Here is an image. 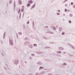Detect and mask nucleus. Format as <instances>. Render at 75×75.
Listing matches in <instances>:
<instances>
[{"label": "nucleus", "instance_id": "nucleus-1", "mask_svg": "<svg viewBox=\"0 0 75 75\" xmlns=\"http://www.w3.org/2000/svg\"><path fill=\"white\" fill-rule=\"evenodd\" d=\"M9 41L10 45H13V41L10 39H9Z\"/></svg>", "mask_w": 75, "mask_h": 75}, {"label": "nucleus", "instance_id": "nucleus-2", "mask_svg": "<svg viewBox=\"0 0 75 75\" xmlns=\"http://www.w3.org/2000/svg\"><path fill=\"white\" fill-rule=\"evenodd\" d=\"M13 62L15 65H18V62H19V60H15L13 61Z\"/></svg>", "mask_w": 75, "mask_h": 75}, {"label": "nucleus", "instance_id": "nucleus-3", "mask_svg": "<svg viewBox=\"0 0 75 75\" xmlns=\"http://www.w3.org/2000/svg\"><path fill=\"white\" fill-rule=\"evenodd\" d=\"M1 53L2 56H4V55H5V54L4 51H2Z\"/></svg>", "mask_w": 75, "mask_h": 75}, {"label": "nucleus", "instance_id": "nucleus-4", "mask_svg": "<svg viewBox=\"0 0 75 75\" xmlns=\"http://www.w3.org/2000/svg\"><path fill=\"white\" fill-rule=\"evenodd\" d=\"M59 50H61V51H62V50H64V48H63V47H59Z\"/></svg>", "mask_w": 75, "mask_h": 75}, {"label": "nucleus", "instance_id": "nucleus-5", "mask_svg": "<svg viewBox=\"0 0 75 75\" xmlns=\"http://www.w3.org/2000/svg\"><path fill=\"white\" fill-rule=\"evenodd\" d=\"M37 64L38 65H42V62L40 61Z\"/></svg>", "mask_w": 75, "mask_h": 75}, {"label": "nucleus", "instance_id": "nucleus-6", "mask_svg": "<svg viewBox=\"0 0 75 75\" xmlns=\"http://www.w3.org/2000/svg\"><path fill=\"white\" fill-rule=\"evenodd\" d=\"M44 67H42L41 66L40 67H39V71H40V69H44Z\"/></svg>", "mask_w": 75, "mask_h": 75}, {"label": "nucleus", "instance_id": "nucleus-7", "mask_svg": "<svg viewBox=\"0 0 75 75\" xmlns=\"http://www.w3.org/2000/svg\"><path fill=\"white\" fill-rule=\"evenodd\" d=\"M69 45H70V47H71V48L73 49L74 50V49H75V47H74V46H72V45H71V44H69Z\"/></svg>", "mask_w": 75, "mask_h": 75}, {"label": "nucleus", "instance_id": "nucleus-8", "mask_svg": "<svg viewBox=\"0 0 75 75\" xmlns=\"http://www.w3.org/2000/svg\"><path fill=\"white\" fill-rule=\"evenodd\" d=\"M30 6H31V4L29 3H28L27 4V7H30Z\"/></svg>", "mask_w": 75, "mask_h": 75}, {"label": "nucleus", "instance_id": "nucleus-9", "mask_svg": "<svg viewBox=\"0 0 75 75\" xmlns=\"http://www.w3.org/2000/svg\"><path fill=\"white\" fill-rule=\"evenodd\" d=\"M45 73V71H42L41 74L42 75H43V74H44Z\"/></svg>", "mask_w": 75, "mask_h": 75}, {"label": "nucleus", "instance_id": "nucleus-10", "mask_svg": "<svg viewBox=\"0 0 75 75\" xmlns=\"http://www.w3.org/2000/svg\"><path fill=\"white\" fill-rule=\"evenodd\" d=\"M59 31L61 32L62 31V28L61 27H59Z\"/></svg>", "mask_w": 75, "mask_h": 75}, {"label": "nucleus", "instance_id": "nucleus-11", "mask_svg": "<svg viewBox=\"0 0 75 75\" xmlns=\"http://www.w3.org/2000/svg\"><path fill=\"white\" fill-rule=\"evenodd\" d=\"M35 7V3H34V4L33 5L32 7V8H34Z\"/></svg>", "mask_w": 75, "mask_h": 75}, {"label": "nucleus", "instance_id": "nucleus-12", "mask_svg": "<svg viewBox=\"0 0 75 75\" xmlns=\"http://www.w3.org/2000/svg\"><path fill=\"white\" fill-rule=\"evenodd\" d=\"M69 16L70 17H73V14L72 13H70L69 15Z\"/></svg>", "mask_w": 75, "mask_h": 75}, {"label": "nucleus", "instance_id": "nucleus-13", "mask_svg": "<svg viewBox=\"0 0 75 75\" xmlns=\"http://www.w3.org/2000/svg\"><path fill=\"white\" fill-rule=\"evenodd\" d=\"M6 33H4L3 36V38L4 39L5 38V36L6 35V34H5Z\"/></svg>", "mask_w": 75, "mask_h": 75}, {"label": "nucleus", "instance_id": "nucleus-14", "mask_svg": "<svg viewBox=\"0 0 75 75\" xmlns=\"http://www.w3.org/2000/svg\"><path fill=\"white\" fill-rule=\"evenodd\" d=\"M29 47H30V48H33V45H29Z\"/></svg>", "mask_w": 75, "mask_h": 75}, {"label": "nucleus", "instance_id": "nucleus-15", "mask_svg": "<svg viewBox=\"0 0 75 75\" xmlns=\"http://www.w3.org/2000/svg\"><path fill=\"white\" fill-rule=\"evenodd\" d=\"M13 4H14V9H15V7H16V2H15V1H14Z\"/></svg>", "mask_w": 75, "mask_h": 75}, {"label": "nucleus", "instance_id": "nucleus-16", "mask_svg": "<svg viewBox=\"0 0 75 75\" xmlns=\"http://www.w3.org/2000/svg\"><path fill=\"white\" fill-rule=\"evenodd\" d=\"M57 54H61V51H57Z\"/></svg>", "mask_w": 75, "mask_h": 75}, {"label": "nucleus", "instance_id": "nucleus-17", "mask_svg": "<svg viewBox=\"0 0 75 75\" xmlns=\"http://www.w3.org/2000/svg\"><path fill=\"white\" fill-rule=\"evenodd\" d=\"M12 3V0H10L9 1V4H11Z\"/></svg>", "mask_w": 75, "mask_h": 75}, {"label": "nucleus", "instance_id": "nucleus-18", "mask_svg": "<svg viewBox=\"0 0 75 75\" xmlns=\"http://www.w3.org/2000/svg\"><path fill=\"white\" fill-rule=\"evenodd\" d=\"M48 33H50V34H54V33L53 32H52L50 31H49L48 32Z\"/></svg>", "mask_w": 75, "mask_h": 75}, {"label": "nucleus", "instance_id": "nucleus-19", "mask_svg": "<svg viewBox=\"0 0 75 75\" xmlns=\"http://www.w3.org/2000/svg\"><path fill=\"white\" fill-rule=\"evenodd\" d=\"M18 1L19 2V4H21V3H22L21 2V0H19Z\"/></svg>", "mask_w": 75, "mask_h": 75}, {"label": "nucleus", "instance_id": "nucleus-20", "mask_svg": "<svg viewBox=\"0 0 75 75\" xmlns=\"http://www.w3.org/2000/svg\"><path fill=\"white\" fill-rule=\"evenodd\" d=\"M33 3V1L31 0L29 1V3H30V4H31V3Z\"/></svg>", "mask_w": 75, "mask_h": 75}, {"label": "nucleus", "instance_id": "nucleus-21", "mask_svg": "<svg viewBox=\"0 0 75 75\" xmlns=\"http://www.w3.org/2000/svg\"><path fill=\"white\" fill-rule=\"evenodd\" d=\"M49 44H54V42H49Z\"/></svg>", "mask_w": 75, "mask_h": 75}, {"label": "nucleus", "instance_id": "nucleus-22", "mask_svg": "<svg viewBox=\"0 0 75 75\" xmlns=\"http://www.w3.org/2000/svg\"><path fill=\"white\" fill-rule=\"evenodd\" d=\"M24 8H22L21 9V11L22 12H23V11H24Z\"/></svg>", "mask_w": 75, "mask_h": 75}, {"label": "nucleus", "instance_id": "nucleus-23", "mask_svg": "<svg viewBox=\"0 0 75 75\" xmlns=\"http://www.w3.org/2000/svg\"><path fill=\"white\" fill-rule=\"evenodd\" d=\"M36 75H40V74L39 73H36L35 74Z\"/></svg>", "mask_w": 75, "mask_h": 75}, {"label": "nucleus", "instance_id": "nucleus-24", "mask_svg": "<svg viewBox=\"0 0 75 75\" xmlns=\"http://www.w3.org/2000/svg\"><path fill=\"white\" fill-rule=\"evenodd\" d=\"M33 28L34 27V21L33 22Z\"/></svg>", "mask_w": 75, "mask_h": 75}, {"label": "nucleus", "instance_id": "nucleus-25", "mask_svg": "<svg viewBox=\"0 0 75 75\" xmlns=\"http://www.w3.org/2000/svg\"><path fill=\"white\" fill-rule=\"evenodd\" d=\"M62 65H64L65 66L67 65V64L65 63H64Z\"/></svg>", "mask_w": 75, "mask_h": 75}, {"label": "nucleus", "instance_id": "nucleus-26", "mask_svg": "<svg viewBox=\"0 0 75 75\" xmlns=\"http://www.w3.org/2000/svg\"><path fill=\"white\" fill-rule=\"evenodd\" d=\"M37 54H41V52H37Z\"/></svg>", "mask_w": 75, "mask_h": 75}, {"label": "nucleus", "instance_id": "nucleus-27", "mask_svg": "<svg viewBox=\"0 0 75 75\" xmlns=\"http://www.w3.org/2000/svg\"><path fill=\"white\" fill-rule=\"evenodd\" d=\"M28 38L27 37H25V38H24V40H27Z\"/></svg>", "mask_w": 75, "mask_h": 75}, {"label": "nucleus", "instance_id": "nucleus-28", "mask_svg": "<svg viewBox=\"0 0 75 75\" xmlns=\"http://www.w3.org/2000/svg\"><path fill=\"white\" fill-rule=\"evenodd\" d=\"M0 43L1 44H2L3 43V41H2V40H1Z\"/></svg>", "mask_w": 75, "mask_h": 75}, {"label": "nucleus", "instance_id": "nucleus-29", "mask_svg": "<svg viewBox=\"0 0 75 75\" xmlns=\"http://www.w3.org/2000/svg\"><path fill=\"white\" fill-rule=\"evenodd\" d=\"M55 56H57V54H55V53H54V54H53Z\"/></svg>", "mask_w": 75, "mask_h": 75}, {"label": "nucleus", "instance_id": "nucleus-30", "mask_svg": "<svg viewBox=\"0 0 75 75\" xmlns=\"http://www.w3.org/2000/svg\"><path fill=\"white\" fill-rule=\"evenodd\" d=\"M33 46H34V47H36L37 46V44H34Z\"/></svg>", "mask_w": 75, "mask_h": 75}, {"label": "nucleus", "instance_id": "nucleus-31", "mask_svg": "<svg viewBox=\"0 0 75 75\" xmlns=\"http://www.w3.org/2000/svg\"><path fill=\"white\" fill-rule=\"evenodd\" d=\"M53 29L55 30H56V28H55V27H53Z\"/></svg>", "mask_w": 75, "mask_h": 75}, {"label": "nucleus", "instance_id": "nucleus-32", "mask_svg": "<svg viewBox=\"0 0 75 75\" xmlns=\"http://www.w3.org/2000/svg\"><path fill=\"white\" fill-rule=\"evenodd\" d=\"M62 35H65V33L64 32H62Z\"/></svg>", "mask_w": 75, "mask_h": 75}, {"label": "nucleus", "instance_id": "nucleus-33", "mask_svg": "<svg viewBox=\"0 0 75 75\" xmlns=\"http://www.w3.org/2000/svg\"><path fill=\"white\" fill-rule=\"evenodd\" d=\"M45 48H51V47H45Z\"/></svg>", "mask_w": 75, "mask_h": 75}, {"label": "nucleus", "instance_id": "nucleus-34", "mask_svg": "<svg viewBox=\"0 0 75 75\" xmlns=\"http://www.w3.org/2000/svg\"><path fill=\"white\" fill-rule=\"evenodd\" d=\"M69 24H71V20H69Z\"/></svg>", "mask_w": 75, "mask_h": 75}, {"label": "nucleus", "instance_id": "nucleus-35", "mask_svg": "<svg viewBox=\"0 0 75 75\" xmlns=\"http://www.w3.org/2000/svg\"><path fill=\"white\" fill-rule=\"evenodd\" d=\"M71 6H72V5H73L74 4V2H71Z\"/></svg>", "mask_w": 75, "mask_h": 75}, {"label": "nucleus", "instance_id": "nucleus-36", "mask_svg": "<svg viewBox=\"0 0 75 75\" xmlns=\"http://www.w3.org/2000/svg\"><path fill=\"white\" fill-rule=\"evenodd\" d=\"M31 55L33 57H34V56H35V54H32Z\"/></svg>", "mask_w": 75, "mask_h": 75}, {"label": "nucleus", "instance_id": "nucleus-37", "mask_svg": "<svg viewBox=\"0 0 75 75\" xmlns=\"http://www.w3.org/2000/svg\"><path fill=\"white\" fill-rule=\"evenodd\" d=\"M64 11H65V12H67V9L66 8L65 9Z\"/></svg>", "mask_w": 75, "mask_h": 75}, {"label": "nucleus", "instance_id": "nucleus-38", "mask_svg": "<svg viewBox=\"0 0 75 75\" xmlns=\"http://www.w3.org/2000/svg\"><path fill=\"white\" fill-rule=\"evenodd\" d=\"M57 15H58V16H59V14H60V13H57Z\"/></svg>", "mask_w": 75, "mask_h": 75}, {"label": "nucleus", "instance_id": "nucleus-39", "mask_svg": "<svg viewBox=\"0 0 75 75\" xmlns=\"http://www.w3.org/2000/svg\"><path fill=\"white\" fill-rule=\"evenodd\" d=\"M43 38L45 40H47V38H46V37H43Z\"/></svg>", "mask_w": 75, "mask_h": 75}, {"label": "nucleus", "instance_id": "nucleus-40", "mask_svg": "<svg viewBox=\"0 0 75 75\" xmlns=\"http://www.w3.org/2000/svg\"><path fill=\"white\" fill-rule=\"evenodd\" d=\"M57 57H61V55H59V54H57Z\"/></svg>", "mask_w": 75, "mask_h": 75}, {"label": "nucleus", "instance_id": "nucleus-41", "mask_svg": "<svg viewBox=\"0 0 75 75\" xmlns=\"http://www.w3.org/2000/svg\"><path fill=\"white\" fill-rule=\"evenodd\" d=\"M20 11H21V10L20 9H19L18 11V13H20Z\"/></svg>", "mask_w": 75, "mask_h": 75}, {"label": "nucleus", "instance_id": "nucleus-42", "mask_svg": "<svg viewBox=\"0 0 75 75\" xmlns=\"http://www.w3.org/2000/svg\"><path fill=\"white\" fill-rule=\"evenodd\" d=\"M8 3H6V6H8Z\"/></svg>", "mask_w": 75, "mask_h": 75}, {"label": "nucleus", "instance_id": "nucleus-43", "mask_svg": "<svg viewBox=\"0 0 75 75\" xmlns=\"http://www.w3.org/2000/svg\"><path fill=\"white\" fill-rule=\"evenodd\" d=\"M45 28H48V26H45Z\"/></svg>", "mask_w": 75, "mask_h": 75}, {"label": "nucleus", "instance_id": "nucleus-44", "mask_svg": "<svg viewBox=\"0 0 75 75\" xmlns=\"http://www.w3.org/2000/svg\"><path fill=\"white\" fill-rule=\"evenodd\" d=\"M30 23V22H29V21H28L27 22V24H29Z\"/></svg>", "mask_w": 75, "mask_h": 75}, {"label": "nucleus", "instance_id": "nucleus-45", "mask_svg": "<svg viewBox=\"0 0 75 75\" xmlns=\"http://www.w3.org/2000/svg\"><path fill=\"white\" fill-rule=\"evenodd\" d=\"M24 12L23 13V17H24Z\"/></svg>", "mask_w": 75, "mask_h": 75}, {"label": "nucleus", "instance_id": "nucleus-46", "mask_svg": "<svg viewBox=\"0 0 75 75\" xmlns=\"http://www.w3.org/2000/svg\"><path fill=\"white\" fill-rule=\"evenodd\" d=\"M23 27H24V28H23L24 30V29H25V25H23Z\"/></svg>", "mask_w": 75, "mask_h": 75}, {"label": "nucleus", "instance_id": "nucleus-47", "mask_svg": "<svg viewBox=\"0 0 75 75\" xmlns=\"http://www.w3.org/2000/svg\"><path fill=\"white\" fill-rule=\"evenodd\" d=\"M73 7H74V8H75V4L73 6Z\"/></svg>", "mask_w": 75, "mask_h": 75}, {"label": "nucleus", "instance_id": "nucleus-48", "mask_svg": "<svg viewBox=\"0 0 75 75\" xmlns=\"http://www.w3.org/2000/svg\"><path fill=\"white\" fill-rule=\"evenodd\" d=\"M18 34H19V35L21 34V33L19 32V33H18Z\"/></svg>", "mask_w": 75, "mask_h": 75}, {"label": "nucleus", "instance_id": "nucleus-49", "mask_svg": "<svg viewBox=\"0 0 75 75\" xmlns=\"http://www.w3.org/2000/svg\"><path fill=\"white\" fill-rule=\"evenodd\" d=\"M48 75H53L52 74H48Z\"/></svg>", "mask_w": 75, "mask_h": 75}, {"label": "nucleus", "instance_id": "nucleus-50", "mask_svg": "<svg viewBox=\"0 0 75 75\" xmlns=\"http://www.w3.org/2000/svg\"><path fill=\"white\" fill-rule=\"evenodd\" d=\"M68 6V5L67 4H65V6Z\"/></svg>", "mask_w": 75, "mask_h": 75}, {"label": "nucleus", "instance_id": "nucleus-51", "mask_svg": "<svg viewBox=\"0 0 75 75\" xmlns=\"http://www.w3.org/2000/svg\"><path fill=\"white\" fill-rule=\"evenodd\" d=\"M30 59H32V57H30Z\"/></svg>", "mask_w": 75, "mask_h": 75}, {"label": "nucleus", "instance_id": "nucleus-52", "mask_svg": "<svg viewBox=\"0 0 75 75\" xmlns=\"http://www.w3.org/2000/svg\"><path fill=\"white\" fill-rule=\"evenodd\" d=\"M68 0H65L64 1V2H65V1H68Z\"/></svg>", "mask_w": 75, "mask_h": 75}, {"label": "nucleus", "instance_id": "nucleus-53", "mask_svg": "<svg viewBox=\"0 0 75 75\" xmlns=\"http://www.w3.org/2000/svg\"><path fill=\"white\" fill-rule=\"evenodd\" d=\"M21 13L20 12L19 16H21Z\"/></svg>", "mask_w": 75, "mask_h": 75}, {"label": "nucleus", "instance_id": "nucleus-54", "mask_svg": "<svg viewBox=\"0 0 75 75\" xmlns=\"http://www.w3.org/2000/svg\"><path fill=\"white\" fill-rule=\"evenodd\" d=\"M58 12H60V10H58Z\"/></svg>", "mask_w": 75, "mask_h": 75}, {"label": "nucleus", "instance_id": "nucleus-55", "mask_svg": "<svg viewBox=\"0 0 75 75\" xmlns=\"http://www.w3.org/2000/svg\"><path fill=\"white\" fill-rule=\"evenodd\" d=\"M24 6H22V8H24Z\"/></svg>", "mask_w": 75, "mask_h": 75}, {"label": "nucleus", "instance_id": "nucleus-56", "mask_svg": "<svg viewBox=\"0 0 75 75\" xmlns=\"http://www.w3.org/2000/svg\"><path fill=\"white\" fill-rule=\"evenodd\" d=\"M16 34H17V37H18V35L17 34V33H16Z\"/></svg>", "mask_w": 75, "mask_h": 75}, {"label": "nucleus", "instance_id": "nucleus-57", "mask_svg": "<svg viewBox=\"0 0 75 75\" xmlns=\"http://www.w3.org/2000/svg\"><path fill=\"white\" fill-rule=\"evenodd\" d=\"M19 20H20V19H21V18L19 17Z\"/></svg>", "mask_w": 75, "mask_h": 75}, {"label": "nucleus", "instance_id": "nucleus-58", "mask_svg": "<svg viewBox=\"0 0 75 75\" xmlns=\"http://www.w3.org/2000/svg\"><path fill=\"white\" fill-rule=\"evenodd\" d=\"M21 15H19V17L21 18Z\"/></svg>", "mask_w": 75, "mask_h": 75}, {"label": "nucleus", "instance_id": "nucleus-59", "mask_svg": "<svg viewBox=\"0 0 75 75\" xmlns=\"http://www.w3.org/2000/svg\"><path fill=\"white\" fill-rule=\"evenodd\" d=\"M5 69H6V70H7V69H6V67H4Z\"/></svg>", "mask_w": 75, "mask_h": 75}, {"label": "nucleus", "instance_id": "nucleus-60", "mask_svg": "<svg viewBox=\"0 0 75 75\" xmlns=\"http://www.w3.org/2000/svg\"><path fill=\"white\" fill-rule=\"evenodd\" d=\"M63 53H64V54H65V53L66 54V53H65V52H63Z\"/></svg>", "mask_w": 75, "mask_h": 75}, {"label": "nucleus", "instance_id": "nucleus-61", "mask_svg": "<svg viewBox=\"0 0 75 75\" xmlns=\"http://www.w3.org/2000/svg\"><path fill=\"white\" fill-rule=\"evenodd\" d=\"M16 10L17 11L18 10V8H16Z\"/></svg>", "mask_w": 75, "mask_h": 75}, {"label": "nucleus", "instance_id": "nucleus-62", "mask_svg": "<svg viewBox=\"0 0 75 75\" xmlns=\"http://www.w3.org/2000/svg\"><path fill=\"white\" fill-rule=\"evenodd\" d=\"M6 67H7V64H6Z\"/></svg>", "mask_w": 75, "mask_h": 75}, {"label": "nucleus", "instance_id": "nucleus-63", "mask_svg": "<svg viewBox=\"0 0 75 75\" xmlns=\"http://www.w3.org/2000/svg\"><path fill=\"white\" fill-rule=\"evenodd\" d=\"M25 63L26 64V63H27V62H25Z\"/></svg>", "mask_w": 75, "mask_h": 75}, {"label": "nucleus", "instance_id": "nucleus-64", "mask_svg": "<svg viewBox=\"0 0 75 75\" xmlns=\"http://www.w3.org/2000/svg\"><path fill=\"white\" fill-rule=\"evenodd\" d=\"M16 75H19V74H16Z\"/></svg>", "mask_w": 75, "mask_h": 75}]
</instances>
